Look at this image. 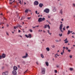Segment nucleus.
Returning a JSON list of instances; mask_svg holds the SVG:
<instances>
[{
	"mask_svg": "<svg viewBox=\"0 0 75 75\" xmlns=\"http://www.w3.org/2000/svg\"><path fill=\"white\" fill-rule=\"evenodd\" d=\"M45 20V18H39L38 20V21L39 23H40V22H42V21H44Z\"/></svg>",
	"mask_w": 75,
	"mask_h": 75,
	"instance_id": "obj_1",
	"label": "nucleus"
},
{
	"mask_svg": "<svg viewBox=\"0 0 75 75\" xmlns=\"http://www.w3.org/2000/svg\"><path fill=\"white\" fill-rule=\"evenodd\" d=\"M63 26V24H61L60 25V27L59 28L60 29V31H61L62 33H63V31L62 30V26Z\"/></svg>",
	"mask_w": 75,
	"mask_h": 75,
	"instance_id": "obj_2",
	"label": "nucleus"
},
{
	"mask_svg": "<svg viewBox=\"0 0 75 75\" xmlns=\"http://www.w3.org/2000/svg\"><path fill=\"white\" fill-rule=\"evenodd\" d=\"M44 11L46 13H48L50 12V10L48 8H46L44 10Z\"/></svg>",
	"mask_w": 75,
	"mask_h": 75,
	"instance_id": "obj_3",
	"label": "nucleus"
},
{
	"mask_svg": "<svg viewBox=\"0 0 75 75\" xmlns=\"http://www.w3.org/2000/svg\"><path fill=\"white\" fill-rule=\"evenodd\" d=\"M45 72V69L44 68H42V74H44Z\"/></svg>",
	"mask_w": 75,
	"mask_h": 75,
	"instance_id": "obj_4",
	"label": "nucleus"
},
{
	"mask_svg": "<svg viewBox=\"0 0 75 75\" xmlns=\"http://www.w3.org/2000/svg\"><path fill=\"white\" fill-rule=\"evenodd\" d=\"M28 57V53H25V55L22 58H27Z\"/></svg>",
	"mask_w": 75,
	"mask_h": 75,
	"instance_id": "obj_5",
	"label": "nucleus"
},
{
	"mask_svg": "<svg viewBox=\"0 0 75 75\" xmlns=\"http://www.w3.org/2000/svg\"><path fill=\"white\" fill-rule=\"evenodd\" d=\"M39 4L38 2L37 1H35L34 2V5H35L36 6H37Z\"/></svg>",
	"mask_w": 75,
	"mask_h": 75,
	"instance_id": "obj_6",
	"label": "nucleus"
},
{
	"mask_svg": "<svg viewBox=\"0 0 75 75\" xmlns=\"http://www.w3.org/2000/svg\"><path fill=\"white\" fill-rule=\"evenodd\" d=\"M12 74L13 75H16L17 74V71L16 70H13L12 71Z\"/></svg>",
	"mask_w": 75,
	"mask_h": 75,
	"instance_id": "obj_7",
	"label": "nucleus"
},
{
	"mask_svg": "<svg viewBox=\"0 0 75 75\" xmlns=\"http://www.w3.org/2000/svg\"><path fill=\"white\" fill-rule=\"evenodd\" d=\"M8 73L7 71H6L5 72H3L2 73V74L3 75H8Z\"/></svg>",
	"mask_w": 75,
	"mask_h": 75,
	"instance_id": "obj_8",
	"label": "nucleus"
},
{
	"mask_svg": "<svg viewBox=\"0 0 75 75\" xmlns=\"http://www.w3.org/2000/svg\"><path fill=\"white\" fill-rule=\"evenodd\" d=\"M2 57L3 58H4L6 57V54H2Z\"/></svg>",
	"mask_w": 75,
	"mask_h": 75,
	"instance_id": "obj_9",
	"label": "nucleus"
},
{
	"mask_svg": "<svg viewBox=\"0 0 75 75\" xmlns=\"http://www.w3.org/2000/svg\"><path fill=\"white\" fill-rule=\"evenodd\" d=\"M32 37V36H31V34H28V38H31Z\"/></svg>",
	"mask_w": 75,
	"mask_h": 75,
	"instance_id": "obj_10",
	"label": "nucleus"
},
{
	"mask_svg": "<svg viewBox=\"0 0 75 75\" xmlns=\"http://www.w3.org/2000/svg\"><path fill=\"white\" fill-rule=\"evenodd\" d=\"M57 11V8H55V7H54V9L53 10V11H54V12H55L56 11Z\"/></svg>",
	"mask_w": 75,
	"mask_h": 75,
	"instance_id": "obj_11",
	"label": "nucleus"
},
{
	"mask_svg": "<svg viewBox=\"0 0 75 75\" xmlns=\"http://www.w3.org/2000/svg\"><path fill=\"white\" fill-rule=\"evenodd\" d=\"M13 69H14V70H15V71H16L17 70L18 68L17 67H16V66H15L13 67Z\"/></svg>",
	"mask_w": 75,
	"mask_h": 75,
	"instance_id": "obj_12",
	"label": "nucleus"
},
{
	"mask_svg": "<svg viewBox=\"0 0 75 75\" xmlns=\"http://www.w3.org/2000/svg\"><path fill=\"white\" fill-rule=\"evenodd\" d=\"M42 6H43V4H40L39 5V7H41V8H42Z\"/></svg>",
	"mask_w": 75,
	"mask_h": 75,
	"instance_id": "obj_13",
	"label": "nucleus"
},
{
	"mask_svg": "<svg viewBox=\"0 0 75 75\" xmlns=\"http://www.w3.org/2000/svg\"><path fill=\"white\" fill-rule=\"evenodd\" d=\"M60 13L62 14V15L63 12L62 11V10L61 9L60 11Z\"/></svg>",
	"mask_w": 75,
	"mask_h": 75,
	"instance_id": "obj_14",
	"label": "nucleus"
},
{
	"mask_svg": "<svg viewBox=\"0 0 75 75\" xmlns=\"http://www.w3.org/2000/svg\"><path fill=\"white\" fill-rule=\"evenodd\" d=\"M45 63L46 64V66H47V67L49 66V64L48 63V62H46Z\"/></svg>",
	"mask_w": 75,
	"mask_h": 75,
	"instance_id": "obj_15",
	"label": "nucleus"
},
{
	"mask_svg": "<svg viewBox=\"0 0 75 75\" xmlns=\"http://www.w3.org/2000/svg\"><path fill=\"white\" fill-rule=\"evenodd\" d=\"M46 50H47V51H50V48H49V47H47L46 48Z\"/></svg>",
	"mask_w": 75,
	"mask_h": 75,
	"instance_id": "obj_16",
	"label": "nucleus"
},
{
	"mask_svg": "<svg viewBox=\"0 0 75 75\" xmlns=\"http://www.w3.org/2000/svg\"><path fill=\"white\" fill-rule=\"evenodd\" d=\"M64 49H63V52H62L61 53V55H63V53H64Z\"/></svg>",
	"mask_w": 75,
	"mask_h": 75,
	"instance_id": "obj_17",
	"label": "nucleus"
},
{
	"mask_svg": "<svg viewBox=\"0 0 75 75\" xmlns=\"http://www.w3.org/2000/svg\"><path fill=\"white\" fill-rule=\"evenodd\" d=\"M70 33H71V31H70V30H69L68 31V32L67 33L68 35H69V34H70Z\"/></svg>",
	"mask_w": 75,
	"mask_h": 75,
	"instance_id": "obj_18",
	"label": "nucleus"
},
{
	"mask_svg": "<svg viewBox=\"0 0 75 75\" xmlns=\"http://www.w3.org/2000/svg\"><path fill=\"white\" fill-rule=\"evenodd\" d=\"M47 32L48 33V34H49L50 35H51V34H52L51 33H50V30H48Z\"/></svg>",
	"mask_w": 75,
	"mask_h": 75,
	"instance_id": "obj_19",
	"label": "nucleus"
},
{
	"mask_svg": "<svg viewBox=\"0 0 75 75\" xmlns=\"http://www.w3.org/2000/svg\"><path fill=\"white\" fill-rule=\"evenodd\" d=\"M28 11H29V10L28 9H26L25 11V13H28Z\"/></svg>",
	"mask_w": 75,
	"mask_h": 75,
	"instance_id": "obj_20",
	"label": "nucleus"
},
{
	"mask_svg": "<svg viewBox=\"0 0 75 75\" xmlns=\"http://www.w3.org/2000/svg\"><path fill=\"white\" fill-rule=\"evenodd\" d=\"M47 25H45V26L44 27V28H47Z\"/></svg>",
	"mask_w": 75,
	"mask_h": 75,
	"instance_id": "obj_21",
	"label": "nucleus"
},
{
	"mask_svg": "<svg viewBox=\"0 0 75 75\" xmlns=\"http://www.w3.org/2000/svg\"><path fill=\"white\" fill-rule=\"evenodd\" d=\"M59 35L60 36V37H62V33H61V34H59Z\"/></svg>",
	"mask_w": 75,
	"mask_h": 75,
	"instance_id": "obj_22",
	"label": "nucleus"
},
{
	"mask_svg": "<svg viewBox=\"0 0 75 75\" xmlns=\"http://www.w3.org/2000/svg\"><path fill=\"white\" fill-rule=\"evenodd\" d=\"M40 55L41 57H42V58H44V56L43 55V54H41Z\"/></svg>",
	"mask_w": 75,
	"mask_h": 75,
	"instance_id": "obj_23",
	"label": "nucleus"
},
{
	"mask_svg": "<svg viewBox=\"0 0 75 75\" xmlns=\"http://www.w3.org/2000/svg\"><path fill=\"white\" fill-rule=\"evenodd\" d=\"M17 27H18V26H14V29H16V28H17Z\"/></svg>",
	"mask_w": 75,
	"mask_h": 75,
	"instance_id": "obj_24",
	"label": "nucleus"
},
{
	"mask_svg": "<svg viewBox=\"0 0 75 75\" xmlns=\"http://www.w3.org/2000/svg\"><path fill=\"white\" fill-rule=\"evenodd\" d=\"M55 41H56V42H59V40H56Z\"/></svg>",
	"mask_w": 75,
	"mask_h": 75,
	"instance_id": "obj_25",
	"label": "nucleus"
},
{
	"mask_svg": "<svg viewBox=\"0 0 75 75\" xmlns=\"http://www.w3.org/2000/svg\"><path fill=\"white\" fill-rule=\"evenodd\" d=\"M69 41L68 40H67V41H65L64 42V43L65 44H67V43H68V42Z\"/></svg>",
	"mask_w": 75,
	"mask_h": 75,
	"instance_id": "obj_26",
	"label": "nucleus"
},
{
	"mask_svg": "<svg viewBox=\"0 0 75 75\" xmlns=\"http://www.w3.org/2000/svg\"><path fill=\"white\" fill-rule=\"evenodd\" d=\"M63 30H65V26L63 28Z\"/></svg>",
	"mask_w": 75,
	"mask_h": 75,
	"instance_id": "obj_27",
	"label": "nucleus"
},
{
	"mask_svg": "<svg viewBox=\"0 0 75 75\" xmlns=\"http://www.w3.org/2000/svg\"><path fill=\"white\" fill-rule=\"evenodd\" d=\"M6 34L8 35H8H9L8 34V32L6 31Z\"/></svg>",
	"mask_w": 75,
	"mask_h": 75,
	"instance_id": "obj_28",
	"label": "nucleus"
},
{
	"mask_svg": "<svg viewBox=\"0 0 75 75\" xmlns=\"http://www.w3.org/2000/svg\"><path fill=\"white\" fill-rule=\"evenodd\" d=\"M25 36L26 37H27V38H28V36L27 35H25Z\"/></svg>",
	"mask_w": 75,
	"mask_h": 75,
	"instance_id": "obj_29",
	"label": "nucleus"
},
{
	"mask_svg": "<svg viewBox=\"0 0 75 75\" xmlns=\"http://www.w3.org/2000/svg\"><path fill=\"white\" fill-rule=\"evenodd\" d=\"M47 26L48 27L49 29H50V25H48Z\"/></svg>",
	"mask_w": 75,
	"mask_h": 75,
	"instance_id": "obj_30",
	"label": "nucleus"
},
{
	"mask_svg": "<svg viewBox=\"0 0 75 75\" xmlns=\"http://www.w3.org/2000/svg\"><path fill=\"white\" fill-rule=\"evenodd\" d=\"M14 1H13L12 2H10L9 3H10V4H12L14 2Z\"/></svg>",
	"mask_w": 75,
	"mask_h": 75,
	"instance_id": "obj_31",
	"label": "nucleus"
},
{
	"mask_svg": "<svg viewBox=\"0 0 75 75\" xmlns=\"http://www.w3.org/2000/svg\"><path fill=\"white\" fill-rule=\"evenodd\" d=\"M70 71H72V70H73V68H70Z\"/></svg>",
	"mask_w": 75,
	"mask_h": 75,
	"instance_id": "obj_32",
	"label": "nucleus"
},
{
	"mask_svg": "<svg viewBox=\"0 0 75 75\" xmlns=\"http://www.w3.org/2000/svg\"><path fill=\"white\" fill-rule=\"evenodd\" d=\"M28 71V70H26L24 73V74H25L26 73H27V71Z\"/></svg>",
	"mask_w": 75,
	"mask_h": 75,
	"instance_id": "obj_33",
	"label": "nucleus"
},
{
	"mask_svg": "<svg viewBox=\"0 0 75 75\" xmlns=\"http://www.w3.org/2000/svg\"><path fill=\"white\" fill-rule=\"evenodd\" d=\"M19 3H20V4H21V0L20 1Z\"/></svg>",
	"mask_w": 75,
	"mask_h": 75,
	"instance_id": "obj_34",
	"label": "nucleus"
},
{
	"mask_svg": "<svg viewBox=\"0 0 75 75\" xmlns=\"http://www.w3.org/2000/svg\"><path fill=\"white\" fill-rule=\"evenodd\" d=\"M67 38H66L65 40H64V41H67Z\"/></svg>",
	"mask_w": 75,
	"mask_h": 75,
	"instance_id": "obj_35",
	"label": "nucleus"
},
{
	"mask_svg": "<svg viewBox=\"0 0 75 75\" xmlns=\"http://www.w3.org/2000/svg\"><path fill=\"white\" fill-rule=\"evenodd\" d=\"M69 57H70V58H72V56H71V55H70L69 56Z\"/></svg>",
	"mask_w": 75,
	"mask_h": 75,
	"instance_id": "obj_36",
	"label": "nucleus"
},
{
	"mask_svg": "<svg viewBox=\"0 0 75 75\" xmlns=\"http://www.w3.org/2000/svg\"><path fill=\"white\" fill-rule=\"evenodd\" d=\"M69 27V26H68L66 27V28H67V29H68Z\"/></svg>",
	"mask_w": 75,
	"mask_h": 75,
	"instance_id": "obj_37",
	"label": "nucleus"
},
{
	"mask_svg": "<svg viewBox=\"0 0 75 75\" xmlns=\"http://www.w3.org/2000/svg\"><path fill=\"white\" fill-rule=\"evenodd\" d=\"M29 31H30V32H31V33H32V32H33V30H32L31 29L29 30Z\"/></svg>",
	"mask_w": 75,
	"mask_h": 75,
	"instance_id": "obj_38",
	"label": "nucleus"
},
{
	"mask_svg": "<svg viewBox=\"0 0 75 75\" xmlns=\"http://www.w3.org/2000/svg\"><path fill=\"white\" fill-rule=\"evenodd\" d=\"M52 48H55V45H53L52 46Z\"/></svg>",
	"mask_w": 75,
	"mask_h": 75,
	"instance_id": "obj_39",
	"label": "nucleus"
},
{
	"mask_svg": "<svg viewBox=\"0 0 75 75\" xmlns=\"http://www.w3.org/2000/svg\"><path fill=\"white\" fill-rule=\"evenodd\" d=\"M28 18V20H30V19H31V17H28V18Z\"/></svg>",
	"mask_w": 75,
	"mask_h": 75,
	"instance_id": "obj_40",
	"label": "nucleus"
},
{
	"mask_svg": "<svg viewBox=\"0 0 75 75\" xmlns=\"http://www.w3.org/2000/svg\"><path fill=\"white\" fill-rule=\"evenodd\" d=\"M55 72L56 73H57V71L56 70H55Z\"/></svg>",
	"mask_w": 75,
	"mask_h": 75,
	"instance_id": "obj_41",
	"label": "nucleus"
},
{
	"mask_svg": "<svg viewBox=\"0 0 75 75\" xmlns=\"http://www.w3.org/2000/svg\"><path fill=\"white\" fill-rule=\"evenodd\" d=\"M68 52H71V50H68Z\"/></svg>",
	"mask_w": 75,
	"mask_h": 75,
	"instance_id": "obj_42",
	"label": "nucleus"
},
{
	"mask_svg": "<svg viewBox=\"0 0 75 75\" xmlns=\"http://www.w3.org/2000/svg\"><path fill=\"white\" fill-rule=\"evenodd\" d=\"M38 11H35V13H36V14H38Z\"/></svg>",
	"mask_w": 75,
	"mask_h": 75,
	"instance_id": "obj_43",
	"label": "nucleus"
},
{
	"mask_svg": "<svg viewBox=\"0 0 75 75\" xmlns=\"http://www.w3.org/2000/svg\"><path fill=\"white\" fill-rule=\"evenodd\" d=\"M66 48V50H68V47H67Z\"/></svg>",
	"mask_w": 75,
	"mask_h": 75,
	"instance_id": "obj_44",
	"label": "nucleus"
},
{
	"mask_svg": "<svg viewBox=\"0 0 75 75\" xmlns=\"http://www.w3.org/2000/svg\"><path fill=\"white\" fill-rule=\"evenodd\" d=\"M36 27V26H35V27L33 26V27H32V28H35Z\"/></svg>",
	"mask_w": 75,
	"mask_h": 75,
	"instance_id": "obj_45",
	"label": "nucleus"
},
{
	"mask_svg": "<svg viewBox=\"0 0 75 75\" xmlns=\"http://www.w3.org/2000/svg\"><path fill=\"white\" fill-rule=\"evenodd\" d=\"M18 26V27H22V26L21 25H19Z\"/></svg>",
	"mask_w": 75,
	"mask_h": 75,
	"instance_id": "obj_46",
	"label": "nucleus"
},
{
	"mask_svg": "<svg viewBox=\"0 0 75 75\" xmlns=\"http://www.w3.org/2000/svg\"><path fill=\"white\" fill-rule=\"evenodd\" d=\"M72 34H74L75 35V33L74 32H73V33H72Z\"/></svg>",
	"mask_w": 75,
	"mask_h": 75,
	"instance_id": "obj_47",
	"label": "nucleus"
},
{
	"mask_svg": "<svg viewBox=\"0 0 75 75\" xmlns=\"http://www.w3.org/2000/svg\"><path fill=\"white\" fill-rule=\"evenodd\" d=\"M36 64H37V65H38L39 64H38V62H36Z\"/></svg>",
	"mask_w": 75,
	"mask_h": 75,
	"instance_id": "obj_48",
	"label": "nucleus"
},
{
	"mask_svg": "<svg viewBox=\"0 0 75 75\" xmlns=\"http://www.w3.org/2000/svg\"><path fill=\"white\" fill-rule=\"evenodd\" d=\"M2 58V56H0V59H1Z\"/></svg>",
	"mask_w": 75,
	"mask_h": 75,
	"instance_id": "obj_49",
	"label": "nucleus"
},
{
	"mask_svg": "<svg viewBox=\"0 0 75 75\" xmlns=\"http://www.w3.org/2000/svg\"><path fill=\"white\" fill-rule=\"evenodd\" d=\"M73 5L74 7H75V4H73Z\"/></svg>",
	"mask_w": 75,
	"mask_h": 75,
	"instance_id": "obj_50",
	"label": "nucleus"
},
{
	"mask_svg": "<svg viewBox=\"0 0 75 75\" xmlns=\"http://www.w3.org/2000/svg\"><path fill=\"white\" fill-rule=\"evenodd\" d=\"M56 67H57V68H59V66H58V65H57L56 66Z\"/></svg>",
	"mask_w": 75,
	"mask_h": 75,
	"instance_id": "obj_51",
	"label": "nucleus"
},
{
	"mask_svg": "<svg viewBox=\"0 0 75 75\" xmlns=\"http://www.w3.org/2000/svg\"><path fill=\"white\" fill-rule=\"evenodd\" d=\"M61 21H64V19L62 18L61 19Z\"/></svg>",
	"mask_w": 75,
	"mask_h": 75,
	"instance_id": "obj_52",
	"label": "nucleus"
},
{
	"mask_svg": "<svg viewBox=\"0 0 75 75\" xmlns=\"http://www.w3.org/2000/svg\"><path fill=\"white\" fill-rule=\"evenodd\" d=\"M20 32H21V30H19L18 33H20Z\"/></svg>",
	"mask_w": 75,
	"mask_h": 75,
	"instance_id": "obj_53",
	"label": "nucleus"
},
{
	"mask_svg": "<svg viewBox=\"0 0 75 75\" xmlns=\"http://www.w3.org/2000/svg\"><path fill=\"white\" fill-rule=\"evenodd\" d=\"M58 55V53H57L56 54H55L54 55L55 56H56V55Z\"/></svg>",
	"mask_w": 75,
	"mask_h": 75,
	"instance_id": "obj_54",
	"label": "nucleus"
},
{
	"mask_svg": "<svg viewBox=\"0 0 75 75\" xmlns=\"http://www.w3.org/2000/svg\"><path fill=\"white\" fill-rule=\"evenodd\" d=\"M6 25H7V27H8V26H9V25H8V24H7Z\"/></svg>",
	"mask_w": 75,
	"mask_h": 75,
	"instance_id": "obj_55",
	"label": "nucleus"
},
{
	"mask_svg": "<svg viewBox=\"0 0 75 75\" xmlns=\"http://www.w3.org/2000/svg\"><path fill=\"white\" fill-rule=\"evenodd\" d=\"M63 48H64V49H65V48H65V47H63Z\"/></svg>",
	"mask_w": 75,
	"mask_h": 75,
	"instance_id": "obj_56",
	"label": "nucleus"
},
{
	"mask_svg": "<svg viewBox=\"0 0 75 75\" xmlns=\"http://www.w3.org/2000/svg\"><path fill=\"white\" fill-rule=\"evenodd\" d=\"M1 23L2 24H4V23Z\"/></svg>",
	"mask_w": 75,
	"mask_h": 75,
	"instance_id": "obj_57",
	"label": "nucleus"
},
{
	"mask_svg": "<svg viewBox=\"0 0 75 75\" xmlns=\"http://www.w3.org/2000/svg\"><path fill=\"white\" fill-rule=\"evenodd\" d=\"M48 23H49V24H51V23H50V21H48Z\"/></svg>",
	"mask_w": 75,
	"mask_h": 75,
	"instance_id": "obj_58",
	"label": "nucleus"
},
{
	"mask_svg": "<svg viewBox=\"0 0 75 75\" xmlns=\"http://www.w3.org/2000/svg\"><path fill=\"white\" fill-rule=\"evenodd\" d=\"M38 31H40V32H41V30H38Z\"/></svg>",
	"mask_w": 75,
	"mask_h": 75,
	"instance_id": "obj_59",
	"label": "nucleus"
},
{
	"mask_svg": "<svg viewBox=\"0 0 75 75\" xmlns=\"http://www.w3.org/2000/svg\"><path fill=\"white\" fill-rule=\"evenodd\" d=\"M43 33H45L46 32L45 30H43Z\"/></svg>",
	"mask_w": 75,
	"mask_h": 75,
	"instance_id": "obj_60",
	"label": "nucleus"
},
{
	"mask_svg": "<svg viewBox=\"0 0 75 75\" xmlns=\"http://www.w3.org/2000/svg\"><path fill=\"white\" fill-rule=\"evenodd\" d=\"M39 26H40L39 25H37L36 27H39Z\"/></svg>",
	"mask_w": 75,
	"mask_h": 75,
	"instance_id": "obj_61",
	"label": "nucleus"
},
{
	"mask_svg": "<svg viewBox=\"0 0 75 75\" xmlns=\"http://www.w3.org/2000/svg\"><path fill=\"white\" fill-rule=\"evenodd\" d=\"M71 33H73V32L72 31H70Z\"/></svg>",
	"mask_w": 75,
	"mask_h": 75,
	"instance_id": "obj_62",
	"label": "nucleus"
},
{
	"mask_svg": "<svg viewBox=\"0 0 75 75\" xmlns=\"http://www.w3.org/2000/svg\"><path fill=\"white\" fill-rule=\"evenodd\" d=\"M72 38H74V36H72Z\"/></svg>",
	"mask_w": 75,
	"mask_h": 75,
	"instance_id": "obj_63",
	"label": "nucleus"
},
{
	"mask_svg": "<svg viewBox=\"0 0 75 75\" xmlns=\"http://www.w3.org/2000/svg\"><path fill=\"white\" fill-rule=\"evenodd\" d=\"M42 41H44V40L42 39Z\"/></svg>",
	"mask_w": 75,
	"mask_h": 75,
	"instance_id": "obj_64",
	"label": "nucleus"
}]
</instances>
